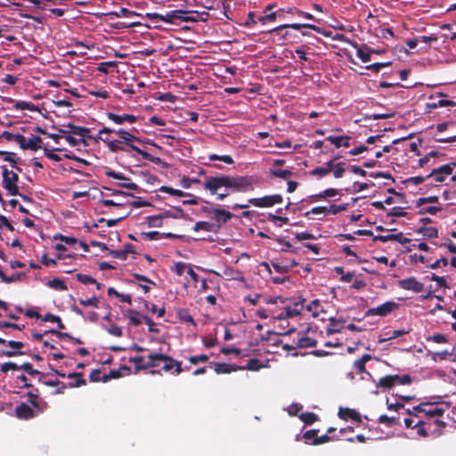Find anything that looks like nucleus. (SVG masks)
<instances>
[{
    "label": "nucleus",
    "mask_w": 456,
    "mask_h": 456,
    "mask_svg": "<svg viewBox=\"0 0 456 456\" xmlns=\"http://www.w3.org/2000/svg\"><path fill=\"white\" fill-rule=\"evenodd\" d=\"M88 94L94 96L96 98L101 99H109L110 97V92L105 89L104 87L98 88L97 86H94L93 88H89L87 90Z\"/></svg>",
    "instance_id": "2f4dec72"
},
{
    "label": "nucleus",
    "mask_w": 456,
    "mask_h": 456,
    "mask_svg": "<svg viewBox=\"0 0 456 456\" xmlns=\"http://www.w3.org/2000/svg\"><path fill=\"white\" fill-rule=\"evenodd\" d=\"M3 184L4 189L8 191L11 195H17L19 189L17 186L18 175L13 171L8 170L6 167H3Z\"/></svg>",
    "instance_id": "1a4fd4ad"
},
{
    "label": "nucleus",
    "mask_w": 456,
    "mask_h": 456,
    "mask_svg": "<svg viewBox=\"0 0 456 456\" xmlns=\"http://www.w3.org/2000/svg\"><path fill=\"white\" fill-rule=\"evenodd\" d=\"M63 129H60V133L62 134H71L73 135L79 136L78 139H84L88 134L89 130L83 126H77L72 124H68L66 126H63Z\"/></svg>",
    "instance_id": "a211bd4d"
},
{
    "label": "nucleus",
    "mask_w": 456,
    "mask_h": 456,
    "mask_svg": "<svg viewBox=\"0 0 456 456\" xmlns=\"http://www.w3.org/2000/svg\"><path fill=\"white\" fill-rule=\"evenodd\" d=\"M270 174L273 177L281 178L283 180L289 179L293 175V173L289 169H275V168H271Z\"/></svg>",
    "instance_id": "f704fd0d"
},
{
    "label": "nucleus",
    "mask_w": 456,
    "mask_h": 456,
    "mask_svg": "<svg viewBox=\"0 0 456 456\" xmlns=\"http://www.w3.org/2000/svg\"><path fill=\"white\" fill-rule=\"evenodd\" d=\"M134 278L142 283H139V287L142 289L144 293H148L151 290L150 285H155V282L144 275L139 273H134Z\"/></svg>",
    "instance_id": "cd10ccee"
},
{
    "label": "nucleus",
    "mask_w": 456,
    "mask_h": 456,
    "mask_svg": "<svg viewBox=\"0 0 456 456\" xmlns=\"http://www.w3.org/2000/svg\"><path fill=\"white\" fill-rule=\"evenodd\" d=\"M371 359V356L368 354H363L360 359L356 360L354 362V370L356 374H364L362 376V379H372L370 372L366 370L365 364L368 361Z\"/></svg>",
    "instance_id": "2eb2a0df"
},
{
    "label": "nucleus",
    "mask_w": 456,
    "mask_h": 456,
    "mask_svg": "<svg viewBox=\"0 0 456 456\" xmlns=\"http://www.w3.org/2000/svg\"><path fill=\"white\" fill-rule=\"evenodd\" d=\"M106 175L108 177H111L117 180H119V182H122L119 183V185L123 188H127L133 191L137 190V185L134 183H132L130 178L126 177L122 173H118L112 170L107 171Z\"/></svg>",
    "instance_id": "dca6fc26"
},
{
    "label": "nucleus",
    "mask_w": 456,
    "mask_h": 456,
    "mask_svg": "<svg viewBox=\"0 0 456 456\" xmlns=\"http://www.w3.org/2000/svg\"><path fill=\"white\" fill-rule=\"evenodd\" d=\"M20 370H24L30 376L36 377L38 375H41L40 371L37 370H35L31 363L25 362L21 365H20Z\"/></svg>",
    "instance_id": "3c124183"
},
{
    "label": "nucleus",
    "mask_w": 456,
    "mask_h": 456,
    "mask_svg": "<svg viewBox=\"0 0 456 456\" xmlns=\"http://www.w3.org/2000/svg\"><path fill=\"white\" fill-rule=\"evenodd\" d=\"M15 108L17 110H31V111H35L37 110V108L36 107V105L34 103L29 102H25V101H18L15 103Z\"/></svg>",
    "instance_id": "c03bdc74"
},
{
    "label": "nucleus",
    "mask_w": 456,
    "mask_h": 456,
    "mask_svg": "<svg viewBox=\"0 0 456 456\" xmlns=\"http://www.w3.org/2000/svg\"><path fill=\"white\" fill-rule=\"evenodd\" d=\"M332 143L336 148L345 147L348 148L350 146V136L348 135H341V136H333L329 135L325 139Z\"/></svg>",
    "instance_id": "5701e85b"
},
{
    "label": "nucleus",
    "mask_w": 456,
    "mask_h": 456,
    "mask_svg": "<svg viewBox=\"0 0 456 456\" xmlns=\"http://www.w3.org/2000/svg\"><path fill=\"white\" fill-rule=\"evenodd\" d=\"M106 330H107L108 333H110L112 336L118 337V338H119L123 335L122 328L116 324H111Z\"/></svg>",
    "instance_id": "e2e57ef3"
},
{
    "label": "nucleus",
    "mask_w": 456,
    "mask_h": 456,
    "mask_svg": "<svg viewBox=\"0 0 456 456\" xmlns=\"http://www.w3.org/2000/svg\"><path fill=\"white\" fill-rule=\"evenodd\" d=\"M151 360H154L156 362L155 367H159L160 363H163L162 370L165 372H170L172 375L177 376L183 371L182 362L175 360L168 354L155 352L154 355L151 356Z\"/></svg>",
    "instance_id": "423d86ee"
},
{
    "label": "nucleus",
    "mask_w": 456,
    "mask_h": 456,
    "mask_svg": "<svg viewBox=\"0 0 456 456\" xmlns=\"http://www.w3.org/2000/svg\"><path fill=\"white\" fill-rule=\"evenodd\" d=\"M240 370H258L262 365L260 361L256 358L250 359L246 366H240Z\"/></svg>",
    "instance_id": "49530a36"
},
{
    "label": "nucleus",
    "mask_w": 456,
    "mask_h": 456,
    "mask_svg": "<svg viewBox=\"0 0 456 456\" xmlns=\"http://www.w3.org/2000/svg\"><path fill=\"white\" fill-rule=\"evenodd\" d=\"M148 224L151 227H160L162 225V217L159 215L148 217Z\"/></svg>",
    "instance_id": "13d9d810"
},
{
    "label": "nucleus",
    "mask_w": 456,
    "mask_h": 456,
    "mask_svg": "<svg viewBox=\"0 0 456 456\" xmlns=\"http://www.w3.org/2000/svg\"><path fill=\"white\" fill-rule=\"evenodd\" d=\"M442 418H416L414 416H408L403 419L404 425L407 428L416 429L417 435L422 437H427L429 434H434L440 431L445 427V422L441 419Z\"/></svg>",
    "instance_id": "20e7f679"
},
{
    "label": "nucleus",
    "mask_w": 456,
    "mask_h": 456,
    "mask_svg": "<svg viewBox=\"0 0 456 456\" xmlns=\"http://www.w3.org/2000/svg\"><path fill=\"white\" fill-rule=\"evenodd\" d=\"M338 416H339L340 419H345V420L351 419V420H353L354 422H357V423H361L362 422V419H361L360 413L357 412L356 411L353 410V409L340 408L339 411H338Z\"/></svg>",
    "instance_id": "4be33fe9"
},
{
    "label": "nucleus",
    "mask_w": 456,
    "mask_h": 456,
    "mask_svg": "<svg viewBox=\"0 0 456 456\" xmlns=\"http://www.w3.org/2000/svg\"><path fill=\"white\" fill-rule=\"evenodd\" d=\"M436 165V161L432 160L428 154H426L424 157L420 158L418 160V167H431Z\"/></svg>",
    "instance_id": "680f3d73"
},
{
    "label": "nucleus",
    "mask_w": 456,
    "mask_h": 456,
    "mask_svg": "<svg viewBox=\"0 0 456 456\" xmlns=\"http://www.w3.org/2000/svg\"><path fill=\"white\" fill-rule=\"evenodd\" d=\"M15 415L21 419H29L36 417L32 407L26 403H21L15 408Z\"/></svg>",
    "instance_id": "6ab92c4d"
},
{
    "label": "nucleus",
    "mask_w": 456,
    "mask_h": 456,
    "mask_svg": "<svg viewBox=\"0 0 456 456\" xmlns=\"http://www.w3.org/2000/svg\"><path fill=\"white\" fill-rule=\"evenodd\" d=\"M334 160L335 159H330L329 160L324 167H315L314 169H313L310 173L311 175H316V176H319V177H324L325 175H327L328 174H330L333 167H334Z\"/></svg>",
    "instance_id": "393cba45"
},
{
    "label": "nucleus",
    "mask_w": 456,
    "mask_h": 456,
    "mask_svg": "<svg viewBox=\"0 0 456 456\" xmlns=\"http://www.w3.org/2000/svg\"><path fill=\"white\" fill-rule=\"evenodd\" d=\"M419 234H422L425 238L433 239L438 237V230L434 226H421L417 229Z\"/></svg>",
    "instance_id": "c756f323"
},
{
    "label": "nucleus",
    "mask_w": 456,
    "mask_h": 456,
    "mask_svg": "<svg viewBox=\"0 0 456 456\" xmlns=\"http://www.w3.org/2000/svg\"><path fill=\"white\" fill-rule=\"evenodd\" d=\"M397 308H398V304H396L395 302H393V301H387L377 307L368 309L365 315L367 317L374 316V315H379V316L384 317V316L388 315L389 314H391Z\"/></svg>",
    "instance_id": "9d476101"
},
{
    "label": "nucleus",
    "mask_w": 456,
    "mask_h": 456,
    "mask_svg": "<svg viewBox=\"0 0 456 456\" xmlns=\"http://www.w3.org/2000/svg\"><path fill=\"white\" fill-rule=\"evenodd\" d=\"M155 352H151L147 356H134L129 358V362L134 364L136 370H146L149 368H154L156 362L151 360V356L154 355Z\"/></svg>",
    "instance_id": "f8f14e48"
},
{
    "label": "nucleus",
    "mask_w": 456,
    "mask_h": 456,
    "mask_svg": "<svg viewBox=\"0 0 456 456\" xmlns=\"http://www.w3.org/2000/svg\"><path fill=\"white\" fill-rule=\"evenodd\" d=\"M208 158L210 161L220 160L227 165H232L234 163L233 159L230 155L209 154Z\"/></svg>",
    "instance_id": "ea45409f"
},
{
    "label": "nucleus",
    "mask_w": 456,
    "mask_h": 456,
    "mask_svg": "<svg viewBox=\"0 0 456 456\" xmlns=\"http://www.w3.org/2000/svg\"><path fill=\"white\" fill-rule=\"evenodd\" d=\"M283 198L280 194L266 195L261 198L249 199L247 204H235L233 209H243L248 208L249 205L257 208H271L275 204L281 203Z\"/></svg>",
    "instance_id": "0eeeda50"
},
{
    "label": "nucleus",
    "mask_w": 456,
    "mask_h": 456,
    "mask_svg": "<svg viewBox=\"0 0 456 456\" xmlns=\"http://www.w3.org/2000/svg\"><path fill=\"white\" fill-rule=\"evenodd\" d=\"M213 227H214V224L209 222L200 221L195 224L193 229L196 232L200 231V230H203L206 232H212Z\"/></svg>",
    "instance_id": "a18cd8bd"
},
{
    "label": "nucleus",
    "mask_w": 456,
    "mask_h": 456,
    "mask_svg": "<svg viewBox=\"0 0 456 456\" xmlns=\"http://www.w3.org/2000/svg\"><path fill=\"white\" fill-rule=\"evenodd\" d=\"M116 66H117V62L116 61H104V62H101L98 65L97 69L100 72L103 73V74H108L109 69L110 68H114Z\"/></svg>",
    "instance_id": "864d4df0"
},
{
    "label": "nucleus",
    "mask_w": 456,
    "mask_h": 456,
    "mask_svg": "<svg viewBox=\"0 0 456 456\" xmlns=\"http://www.w3.org/2000/svg\"><path fill=\"white\" fill-rule=\"evenodd\" d=\"M393 381H394V379H393L392 375H387V376L382 377L378 381L377 387H380L384 390L391 389L395 387Z\"/></svg>",
    "instance_id": "72a5a7b5"
},
{
    "label": "nucleus",
    "mask_w": 456,
    "mask_h": 456,
    "mask_svg": "<svg viewBox=\"0 0 456 456\" xmlns=\"http://www.w3.org/2000/svg\"><path fill=\"white\" fill-rule=\"evenodd\" d=\"M77 280L83 284H93L96 283V280L90 275L78 273L77 274Z\"/></svg>",
    "instance_id": "0e129e2a"
},
{
    "label": "nucleus",
    "mask_w": 456,
    "mask_h": 456,
    "mask_svg": "<svg viewBox=\"0 0 456 456\" xmlns=\"http://www.w3.org/2000/svg\"><path fill=\"white\" fill-rule=\"evenodd\" d=\"M427 341H432L437 344H444L448 341L447 337L444 334H435L427 338Z\"/></svg>",
    "instance_id": "4d7b16f0"
},
{
    "label": "nucleus",
    "mask_w": 456,
    "mask_h": 456,
    "mask_svg": "<svg viewBox=\"0 0 456 456\" xmlns=\"http://www.w3.org/2000/svg\"><path fill=\"white\" fill-rule=\"evenodd\" d=\"M398 285L401 289L405 290H411L415 293L422 292L424 284L417 281L414 277H410L398 281Z\"/></svg>",
    "instance_id": "ddd939ff"
},
{
    "label": "nucleus",
    "mask_w": 456,
    "mask_h": 456,
    "mask_svg": "<svg viewBox=\"0 0 456 456\" xmlns=\"http://www.w3.org/2000/svg\"><path fill=\"white\" fill-rule=\"evenodd\" d=\"M263 303L268 306V309L273 311L274 314H271L272 319L279 321L300 315L304 309L303 301H297L292 305H288L281 297H264Z\"/></svg>",
    "instance_id": "7ed1b4c3"
},
{
    "label": "nucleus",
    "mask_w": 456,
    "mask_h": 456,
    "mask_svg": "<svg viewBox=\"0 0 456 456\" xmlns=\"http://www.w3.org/2000/svg\"><path fill=\"white\" fill-rule=\"evenodd\" d=\"M448 409V405L444 402H431L425 401L412 407L411 410L407 409L406 412L409 416L425 419L428 418H442Z\"/></svg>",
    "instance_id": "39448f33"
},
{
    "label": "nucleus",
    "mask_w": 456,
    "mask_h": 456,
    "mask_svg": "<svg viewBox=\"0 0 456 456\" xmlns=\"http://www.w3.org/2000/svg\"><path fill=\"white\" fill-rule=\"evenodd\" d=\"M42 139L39 136L32 135L30 138L27 139V149L31 151H37L42 147Z\"/></svg>",
    "instance_id": "c9c22d12"
},
{
    "label": "nucleus",
    "mask_w": 456,
    "mask_h": 456,
    "mask_svg": "<svg viewBox=\"0 0 456 456\" xmlns=\"http://www.w3.org/2000/svg\"><path fill=\"white\" fill-rule=\"evenodd\" d=\"M300 301H303L304 303L303 312L307 311L308 313H311L314 317L318 316V309L321 306V301L319 299H314L306 305H305V299H301Z\"/></svg>",
    "instance_id": "473e14b6"
},
{
    "label": "nucleus",
    "mask_w": 456,
    "mask_h": 456,
    "mask_svg": "<svg viewBox=\"0 0 456 456\" xmlns=\"http://www.w3.org/2000/svg\"><path fill=\"white\" fill-rule=\"evenodd\" d=\"M257 183L258 178L254 175H221L207 176L202 186L218 200H223L232 193L252 191Z\"/></svg>",
    "instance_id": "f257e3e1"
},
{
    "label": "nucleus",
    "mask_w": 456,
    "mask_h": 456,
    "mask_svg": "<svg viewBox=\"0 0 456 456\" xmlns=\"http://www.w3.org/2000/svg\"><path fill=\"white\" fill-rule=\"evenodd\" d=\"M62 140H64L66 142H68L71 146H77L79 144L85 145V140L84 139H78L76 138L75 135L71 134H63Z\"/></svg>",
    "instance_id": "58836bf2"
},
{
    "label": "nucleus",
    "mask_w": 456,
    "mask_h": 456,
    "mask_svg": "<svg viewBox=\"0 0 456 456\" xmlns=\"http://www.w3.org/2000/svg\"><path fill=\"white\" fill-rule=\"evenodd\" d=\"M176 314L178 319L186 323H191L193 326H196V322H194L192 316L191 315L190 312L186 308H178L176 310Z\"/></svg>",
    "instance_id": "7c9ffc66"
},
{
    "label": "nucleus",
    "mask_w": 456,
    "mask_h": 456,
    "mask_svg": "<svg viewBox=\"0 0 456 456\" xmlns=\"http://www.w3.org/2000/svg\"><path fill=\"white\" fill-rule=\"evenodd\" d=\"M191 12H188V11H184V10H175V21L176 20H180V21H184V22H188V21H196L197 20L191 16L190 13Z\"/></svg>",
    "instance_id": "e433bc0d"
},
{
    "label": "nucleus",
    "mask_w": 456,
    "mask_h": 456,
    "mask_svg": "<svg viewBox=\"0 0 456 456\" xmlns=\"http://www.w3.org/2000/svg\"><path fill=\"white\" fill-rule=\"evenodd\" d=\"M99 297H92L90 298L86 299H79V303L84 306H92L97 308L99 306Z\"/></svg>",
    "instance_id": "09e8293b"
},
{
    "label": "nucleus",
    "mask_w": 456,
    "mask_h": 456,
    "mask_svg": "<svg viewBox=\"0 0 456 456\" xmlns=\"http://www.w3.org/2000/svg\"><path fill=\"white\" fill-rule=\"evenodd\" d=\"M48 285H49V287H51V288H53V289H61V290H63V289H67V287H66V285L64 284V282H63L61 280L57 279V278H56V279H53V280H52V281H50L48 282Z\"/></svg>",
    "instance_id": "774afa93"
},
{
    "label": "nucleus",
    "mask_w": 456,
    "mask_h": 456,
    "mask_svg": "<svg viewBox=\"0 0 456 456\" xmlns=\"http://www.w3.org/2000/svg\"><path fill=\"white\" fill-rule=\"evenodd\" d=\"M456 167L455 162H451L433 168L432 171L426 175V178L432 179L436 183H442L446 177L452 175L453 168Z\"/></svg>",
    "instance_id": "6e6552de"
},
{
    "label": "nucleus",
    "mask_w": 456,
    "mask_h": 456,
    "mask_svg": "<svg viewBox=\"0 0 456 456\" xmlns=\"http://www.w3.org/2000/svg\"><path fill=\"white\" fill-rule=\"evenodd\" d=\"M390 240L397 241V242L401 243L402 245H406L411 242V239L404 237L402 232H398L395 234H390Z\"/></svg>",
    "instance_id": "5fc2aeb1"
},
{
    "label": "nucleus",
    "mask_w": 456,
    "mask_h": 456,
    "mask_svg": "<svg viewBox=\"0 0 456 456\" xmlns=\"http://www.w3.org/2000/svg\"><path fill=\"white\" fill-rule=\"evenodd\" d=\"M354 48H356V55L362 62H368L370 61V53L364 52L361 47L358 46L356 43L351 44Z\"/></svg>",
    "instance_id": "79ce46f5"
},
{
    "label": "nucleus",
    "mask_w": 456,
    "mask_h": 456,
    "mask_svg": "<svg viewBox=\"0 0 456 456\" xmlns=\"http://www.w3.org/2000/svg\"><path fill=\"white\" fill-rule=\"evenodd\" d=\"M389 65H390V62H377V63H373V64H370V65L366 66V69H369L370 71L378 73V72H379V70L382 68L389 66Z\"/></svg>",
    "instance_id": "338daca9"
},
{
    "label": "nucleus",
    "mask_w": 456,
    "mask_h": 456,
    "mask_svg": "<svg viewBox=\"0 0 456 456\" xmlns=\"http://www.w3.org/2000/svg\"><path fill=\"white\" fill-rule=\"evenodd\" d=\"M240 366L236 364H228L224 362H218L215 364V371L217 374H227L232 371H237L240 370Z\"/></svg>",
    "instance_id": "a878e982"
},
{
    "label": "nucleus",
    "mask_w": 456,
    "mask_h": 456,
    "mask_svg": "<svg viewBox=\"0 0 456 456\" xmlns=\"http://www.w3.org/2000/svg\"><path fill=\"white\" fill-rule=\"evenodd\" d=\"M285 28H293L296 30H298L302 28H306L313 29L314 31H318V32L320 31V28L313 24L291 23V24L281 25L279 27H276V28L269 30V32L277 31V30H280V29Z\"/></svg>",
    "instance_id": "bb28decb"
},
{
    "label": "nucleus",
    "mask_w": 456,
    "mask_h": 456,
    "mask_svg": "<svg viewBox=\"0 0 456 456\" xmlns=\"http://www.w3.org/2000/svg\"><path fill=\"white\" fill-rule=\"evenodd\" d=\"M343 165H344V163H341V162L337 163V164L334 163V167H333L332 171H333V175L336 178H340L344 175L346 169L343 167Z\"/></svg>",
    "instance_id": "69168bd1"
},
{
    "label": "nucleus",
    "mask_w": 456,
    "mask_h": 456,
    "mask_svg": "<svg viewBox=\"0 0 456 456\" xmlns=\"http://www.w3.org/2000/svg\"><path fill=\"white\" fill-rule=\"evenodd\" d=\"M36 392H37V390H36ZM27 396L29 399V405L32 407L36 417L47 410L48 403L41 398L37 393L28 392Z\"/></svg>",
    "instance_id": "9b49d317"
},
{
    "label": "nucleus",
    "mask_w": 456,
    "mask_h": 456,
    "mask_svg": "<svg viewBox=\"0 0 456 456\" xmlns=\"http://www.w3.org/2000/svg\"><path fill=\"white\" fill-rule=\"evenodd\" d=\"M159 191L166 192V193H168L170 195L176 196V197H183V196L189 195V193H186V192H184V191H183L181 190L174 189V188L169 187V186H161L159 188Z\"/></svg>",
    "instance_id": "a19ab883"
},
{
    "label": "nucleus",
    "mask_w": 456,
    "mask_h": 456,
    "mask_svg": "<svg viewBox=\"0 0 456 456\" xmlns=\"http://www.w3.org/2000/svg\"><path fill=\"white\" fill-rule=\"evenodd\" d=\"M223 277L227 281H245L244 274L241 271L235 269L233 267H226L223 271Z\"/></svg>",
    "instance_id": "aec40b11"
},
{
    "label": "nucleus",
    "mask_w": 456,
    "mask_h": 456,
    "mask_svg": "<svg viewBox=\"0 0 456 456\" xmlns=\"http://www.w3.org/2000/svg\"><path fill=\"white\" fill-rule=\"evenodd\" d=\"M343 329H345L344 322L330 318L329 327L327 328V333H338L341 332Z\"/></svg>",
    "instance_id": "c85d7f7f"
},
{
    "label": "nucleus",
    "mask_w": 456,
    "mask_h": 456,
    "mask_svg": "<svg viewBox=\"0 0 456 456\" xmlns=\"http://www.w3.org/2000/svg\"><path fill=\"white\" fill-rule=\"evenodd\" d=\"M394 379V386L397 385H410L411 383V377L409 374L404 375H392Z\"/></svg>",
    "instance_id": "4c0bfd02"
},
{
    "label": "nucleus",
    "mask_w": 456,
    "mask_h": 456,
    "mask_svg": "<svg viewBox=\"0 0 456 456\" xmlns=\"http://www.w3.org/2000/svg\"><path fill=\"white\" fill-rule=\"evenodd\" d=\"M310 214L313 215H328L327 207L320 206L313 208L310 211L305 213V216L307 217Z\"/></svg>",
    "instance_id": "052dcab7"
},
{
    "label": "nucleus",
    "mask_w": 456,
    "mask_h": 456,
    "mask_svg": "<svg viewBox=\"0 0 456 456\" xmlns=\"http://www.w3.org/2000/svg\"><path fill=\"white\" fill-rule=\"evenodd\" d=\"M387 406L389 411H395L404 408L403 403L400 402L399 399L395 400V403H391L389 399H387Z\"/></svg>",
    "instance_id": "bf43d9fd"
},
{
    "label": "nucleus",
    "mask_w": 456,
    "mask_h": 456,
    "mask_svg": "<svg viewBox=\"0 0 456 456\" xmlns=\"http://www.w3.org/2000/svg\"><path fill=\"white\" fill-rule=\"evenodd\" d=\"M106 115L110 121L117 125H123L125 123L132 125L138 120V117L128 113L116 114L113 112H107Z\"/></svg>",
    "instance_id": "4468645a"
},
{
    "label": "nucleus",
    "mask_w": 456,
    "mask_h": 456,
    "mask_svg": "<svg viewBox=\"0 0 456 456\" xmlns=\"http://www.w3.org/2000/svg\"><path fill=\"white\" fill-rule=\"evenodd\" d=\"M191 267V265H188L183 262H178L175 265L174 271L179 276L183 275L185 272H188V269Z\"/></svg>",
    "instance_id": "8fccbe9b"
},
{
    "label": "nucleus",
    "mask_w": 456,
    "mask_h": 456,
    "mask_svg": "<svg viewBox=\"0 0 456 456\" xmlns=\"http://www.w3.org/2000/svg\"><path fill=\"white\" fill-rule=\"evenodd\" d=\"M95 141L104 142L109 151L113 153L120 151L129 153L131 151H134L141 155L142 159H150V154L136 145L137 142H142V141L134 135L131 131L123 128L113 129L103 126L98 131Z\"/></svg>",
    "instance_id": "f03ea898"
},
{
    "label": "nucleus",
    "mask_w": 456,
    "mask_h": 456,
    "mask_svg": "<svg viewBox=\"0 0 456 456\" xmlns=\"http://www.w3.org/2000/svg\"><path fill=\"white\" fill-rule=\"evenodd\" d=\"M183 215V211L182 208H175V213H173L172 211L170 210H166L162 213H160V216L163 218H167V217H172V218H180L182 217Z\"/></svg>",
    "instance_id": "de8ad7c7"
},
{
    "label": "nucleus",
    "mask_w": 456,
    "mask_h": 456,
    "mask_svg": "<svg viewBox=\"0 0 456 456\" xmlns=\"http://www.w3.org/2000/svg\"><path fill=\"white\" fill-rule=\"evenodd\" d=\"M271 314H274V313L271 309H268L267 305L256 310V315L261 319L272 318Z\"/></svg>",
    "instance_id": "6e6d98bb"
},
{
    "label": "nucleus",
    "mask_w": 456,
    "mask_h": 456,
    "mask_svg": "<svg viewBox=\"0 0 456 456\" xmlns=\"http://www.w3.org/2000/svg\"><path fill=\"white\" fill-rule=\"evenodd\" d=\"M316 340L314 338L310 336V331L304 333H298V338L297 341V346L300 348L312 347L316 345Z\"/></svg>",
    "instance_id": "412c9836"
},
{
    "label": "nucleus",
    "mask_w": 456,
    "mask_h": 456,
    "mask_svg": "<svg viewBox=\"0 0 456 456\" xmlns=\"http://www.w3.org/2000/svg\"><path fill=\"white\" fill-rule=\"evenodd\" d=\"M299 419L306 425H311L318 419V416L314 412H305L299 415Z\"/></svg>",
    "instance_id": "37998d69"
},
{
    "label": "nucleus",
    "mask_w": 456,
    "mask_h": 456,
    "mask_svg": "<svg viewBox=\"0 0 456 456\" xmlns=\"http://www.w3.org/2000/svg\"><path fill=\"white\" fill-rule=\"evenodd\" d=\"M15 383L19 387H31L32 385L28 382L27 376L24 374L18 375L15 379Z\"/></svg>",
    "instance_id": "603ef678"
},
{
    "label": "nucleus",
    "mask_w": 456,
    "mask_h": 456,
    "mask_svg": "<svg viewBox=\"0 0 456 456\" xmlns=\"http://www.w3.org/2000/svg\"><path fill=\"white\" fill-rule=\"evenodd\" d=\"M150 19L155 20H161L166 23H175V10L167 12L165 15L159 13H148Z\"/></svg>",
    "instance_id": "b1692460"
},
{
    "label": "nucleus",
    "mask_w": 456,
    "mask_h": 456,
    "mask_svg": "<svg viewBox=\"0 0 456 456\" xmlns=\"http://www.w3.org/2000/svg\"><path fill=\"white\" fill-rule=\"evenodd\" d=\"M208 213L211 215V218L215 220L218 225L225 224L232 217V214L224 209L213 208L209 210Z\"/></svg>",
    "instance_id": "f3484780"
}]
</instances>
